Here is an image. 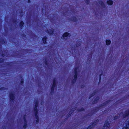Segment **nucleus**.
I'll return each instance as SVG.
<instances>
[{
    "label": "nucleus",
    "mask_w": 129,
    "mask_h": 129,
    "mask_svg": "<svg viewBox=\"0 0 129 129\" xmlns=\"http://www.w3.org/2000/svg\"><path fill=\"white\" fill-rule=\"evenodd\" d=\"M38 103L39 102L37 100L35 101V107L34 109V113L35 115L36 118V120L34 121L33 122L34 124H36L38 123L39 120V117L37 114L38 111L37 109V107Z\"/></svg>",
    "instance_id": "nucleus-1"
},
{
    "label": "nucleus",
    "mask_w": 129,
    "mask_h": 129,
    "mask_svg": "<svg viewBox=\"0 0 129 129\" xmlns=\"http://www.w3.org/2000/svg\"><path fill=\"white\" fill-rule=\"evenodd\" d=\"M121 116H123L124 118L126 116H129V110H128L126 111L124 114H123V112H121L119 115H118L114 117V119L116 120L119 118Z\"/></svg>",
    "instance_id": "nucleus-2"
},
{
    "label": "nucleus",
    "mask_w": 129,
    "mask_h": 129,
    "mask_svg": "<svg viewBox=\"0 0 129 129\" xmlns=\"http://www.w3.org/2000/svg\"><path fill=\"white\" fill-rule=\"evenodd\" d=\"M79 71V70L78 67L75 68L74 69V77L72 78V79L71 82V83L72 84L76 82L77 79V76L78 72Z\"/></svg>",
    "instance_id": "nucleus-3"
},
{
    "label": "nucleus",
    "mask_w": 129,
    "mask_h": 129,
    "mask_svg": "<svg viewBox=\"0 0 129 129\" xmlns=\"http://www.w3.org/2000/svg\"><path fill=\"white\" fill-rule=\"evenodd\" d=\"M110 101H108L106 102L105 103H103L100 105L99 106V107H97L95 108L94 110L92 111V112L93 113H94L98 110H99V109H101L105 107L106 104H107Z\"/></svg>",
    "instance_id": "nucleus-4"
},
{
    "label": "nucleus",
    "mask_w": 129,
    "mask_h": 129,
    "mask_svg": "<svg viewBox=\"0 0 129 129\" xmlns=\"http://www.w3.org/2000/svg\"><path fill=\"white\" fill-rule=\"evenodd\" d=\"M110 126V123L107 121H106L103 127V129H107Z\"/></svg>",
    "instance_id": "nucleus-5"
},
{
    "label": "nucleus",
    "mask_w": 129,
    "mask_h": 129,
    "mask_svg": "<svg viewBox=\"0 0 129 129\" xmlns=\"http://www.w3.org/2000/svg\"><path fill=\"white\" fill-rule=\"evenodd\" d=\"M99 120L97 119L90 126H89L87 129H92L94 126L96 125L98 122Z\"/></svg>",
    "instance_id": "nucleus-6"
},
{
    "label": "nucleus",
    "mask_w": 129,
    "mask_h": 129,
    "mask_svg": "<svg viewBox=\"0 0 129 129\" xmlns=\"http://www.w3.org/2000/svg\"><path fill=\"white\" fill-rule=\"evenodd\" d=\"M14 94L13 92H11L10 94V101L13 102V101L14 99Z\"/></svg>",
    "instance_id": "nucleus-7"
},
{
    "label": "nucleus",
    "mask_w": 129,
    "mask_h": 129,
    "mask_svg": "<svg viewBox=\"0 0 129 129\" xmlns=\"http://www.w3.org/2000/svg\"><path fill=\"white\" fill-rule=\"evenodd\" d=\"M26 117V114L24 115L23 117V121L24 125L23 126V127L25 128L27 126V122L25 119V118Z\"/></svg>",
    "instance_id": "nucleus-8"
},
{
    "label": "nucleus",
    "mask_w": 129,
    "mask_h": 129,
    "mask_svg": "<svg viewBox=\"0 0 129 129\" xmlns=\"http://www.w3.org/2000/svg\"><path fill=\"white\" fill-rule=\"evenodd\" d=\"M46 32L49 34L51 35L54 34L53 29L52 28H51L48 30H47Z\"/></svg>",
    "instance_id": "nucleus-9"
},
{
    "label": "nucleus",
    "mask_w": 129,
    "mask_h": 129,
    "mask_svg": "<svg viewBox=\"0 0 129 129\" xmlns=\"http://www.w3.org/2000/svg\"><path fill=\"white\" fill-rule=\"evenodd\" d=\"M69 20L70 21L76 22L77 21V20L76 17H74L69 18Z\"/></svg>",
    "instance_id": "nucleus-10"
},
{
    "label": "nucleus",
    "mask_w": 129,
    "mask_h": 129,
    "mask_svg": "<svg viewBox=\"0 0 129 129\" xmlns=\"http://www.w3.org/2000/svg\"><path fill=\"white\" fill-rule=\"evenodd\" d=\"M70 34L68 32H66L64 33L62 36V37L63 38L65 39V38L68 37V36L70 37Z\"/></svg>",
    "instance_id": "nucleus-11"
},
{
    "label": "nucleus",
    "mask_w": 129,
    "mask_h": 129,
    "mask_svg": "<svg viewBox=\"0 0 129 129\" xmlns=\"http://www.w3.org/2000/svg\"><path fill=\"white\" fill-rule=\"evenodd\" d=\"M107 3L109 5L111 6L113 4V1L111 0H109L107 1Z\"/></svg>",
    "instance_id": "nucleus-12"
},
{
    "label": "nucleus",
    "mask_w": 129,
    "mask_h": 129,
    "mask_svg": "<svg viewBox=\"0 0 129 129\" xmlns=\"http://www.w3.org/2000/svg\"><path fill=\"white\" fill-rule=\"evenodd\" d=\"M57 82L55 79L53 80V83L52 86V88H53L56 86Z\"/></svg>",
    "instance_id": "nucleus-13"
},
{
    "label": "nucleus",
    "mask_w": 129,
    "mask_h": 129,
    "mask_svg": "<svg viewBox=\"0 0 129 129\" xmlns=\"http://www.w3.org/2000/svg\"><path fill=\"white\" fill-rule=\"evenodd\" d=\"M99 4L101 5V6L103 8H105V6L104 2L102 1H100Z\"/></svg>",
    "instance_id": "nucleus-14"
},
{
    "label": "nucleus",
    "mask_w": 129,
    "mask_h": 129,
    "mask_svg": "<svg viewBox=\"0 0 129 129\" xmlns=\"http://www.w3.org/2000/svg\"><path fill=\"white\" fill-rule=\"evenodd\" d=\"M106 45H109L111 43V41L109 40H107L106 41Z\"/></svg>",
    "instance_id": "nucleus-15"
},
{
    "label": "nucleus",
    "mask_w": 129,
    "mask_h": 129,
    "mask_svg": "<svg viewBox=\"0 0 129 129\" xmlns=\"http://www.w3.org/2000/svg\"><path fill=\"white\" fill-rule=\"evenodd\" d=\"M99 99V97H97L94 100V101L93 102V103H96Z\"/></svg>",
    "instance_id": "nucleus-16"
},
{
    "label": "nucleus",
    "mask_w": 129,
    "mask_h": 129,
    "mask_svg": "<svg viewBox=\"0 0 129 129\" xmlns=\"http://www.w3.org/2000/svg\"><path fill=\"white\" fill-rule=\"evenodd\" d=\"M81 43V42L80 41H79V42H77L76 44V46L78 47L80 46Z\"/></svg>",
    "instance_id": "nucleus-17"
},
{
    "label": "nucleus",
    "mask_w": 129,
    "mask_h": 129,
    "mask_svg": "<svg viewBox=\"0 0 129 129\" xmlns=\"http://www.w3.org/2000/svg\"><path fill=\"white\" fill-rule=\"evenodd\" d=\"M126 126L127 128L129 129V120L127 122L126 124Z\"/></svg>",
    "instance_id": "nucleus-18"
},
{
    "label": "nucleus",
    "mask_w": 129,
    "mask_h": 129,
    "mask_svg": "<svg viewBox=\"0 0 129 129\" xmlns=\"http://www.w3.org/2000/svg\"><path fill=\"white\" fill-rule=\"evenodd\" d=\"M46 38H43L42 40L43 42L44 43H45L46 42Z\"/></svg>",
    "instance_id": "nucleus-19"
},
{
    "label": "nucleus",
    "mask_w": 129,
    "mask_h": 129,
    "mask_svg": "<svg viewBox=\"0 0 129 129\" xmlns=\"http://www.w3.org/2000/svg\"><path fill=\"white\" fill-rule=\"evenodd\" d=\"M85 3L87 4L90 3V0H84Z\"/></svg>",
    "instance_id": "nucleus-20"
},
{
    "label": "nucleus",
    "mask_w": 129,
    "mask_h": 129,
    "mask_svg": "<svg viewBox=\"0 0 129 129\" xmlns=\"http://www.w3.org/2000/svg\"><path fill=\"white\" fill-rule=\"evenodd\" d=\"M95 94V92H93L91 94V95L89 97V99L92 96L94 95Z\"/></svg>",
    "instance_id": "nucleus-21"
},
{
    "label": "nucleus",
    "mask_w": 129,
    "mask_h": 129,
    "mask_svg": "<svg viewBox=\"0 0 129 129\" xmlns=\"http://www.w3.org/2000/svg\"><path fill=\"white\" fill-rule=\"evenodd\" d=\"M84 110V109L83 108H82L81 109H78L77 110V111H78L79 112H81L82 111H83Z\"/></svg>",
    "instance_id": "nucleus-22"
},
{
    "label": "nucleus",
    "mask_w": 129,
    "mask_h": 129,
    "mask_svg": "<svg viewBox=\"0 0 129 129\" xmlns=\"http://www.w3.org/2000/svg\"><path fill=\"white\" fill-rule=\"evenodd\" d=\"M23 24V22H21L20 24V26L22 27Z\"/></svg>",
    "instance_id": "nucleus-23"
},
{
    "label": "nucleus",
    "mask_w": 129,
    "mask_h": 129,
    "mask_svg": "<svg viewBox=\"0 0 129 129\" xmlns=\"http://www.w3.org/2000/svg\"><path fill=\"white\" fill-rule=\"evenodd\" d=\"M3 61V59L2 58H0V62H2Z\"/></svg>",
    "instance_id": "nucleus-24"
},
{
    "label": "nucleus",
    "mask_w": 129,
    "mask_h": 129,
    "mask_svg": "<svg viewBox=\"0 0 129 129\" xmlns=\"http://www.w3.org/2000/svg\"><path fill=\"white\" fill-rule=\"evenodd\" d=\"M21 83L22 84L23 83V80L22 79L21 80Z\"/></svg>",
    "instance_id": "nucleus-25"
},
{
    "label": "nucleus",
    "mask_w": 129,
    "mask_h": 129,
    "mask_svg": "<svg viewBox=\"0 0 129 129\" xmlns=\"http://www.w3.org/2000/svg\"><path fill=\"white\" fill-rule=\"evenodd\" d=\"M122 129H129V128H127L126 127H124Z\"/></svg>",
    "instance_id": "nucleus-26"
},
{
    "label": "nucleus",
    "mask_w": 129,
    "mask_h": 129,
    "mask_svg": "<svg viewBox=\"0 0 129 129\" xmlns=\"http://www.w3.org/2000/svg\"><path fill=\"white\" fill-rule=\"evenodd\" d=\"M92 114H92L91 113V114H89L87 116H86L87 117V118H88V116L89 115V116H90V115H91Z\"/></svg>",
    "instance_id": "nucleus-27"
},
{
    "label": "nucleus",
    "mask_w": 129,
    "mask_h": 129,
    "mask_svg": "<svg viewBox=\"0 0 129 129\" xmlns=\"http://www.w3.org/2000/svg\"><path fill=\"white\" fill-rule=\"evenodd\" d=\"M43 101H42L41 102V105H42L43 104Z\"/></svg>",
    "instance_id": "nucleus-28"
},
{
    "label": "nucleus",
    "mask_w": 129,
    "mask_h": 129,
    "mask_svg": "<svg viewBox=\"0 0 129 129\" xmlns=\"http://www.w3.org/2000/svg\"><path fill=\"white\" fill-rule=\"evenodd\" d=\"M54 89H51V92H53L54 91Z\"/></svg>",
    "instance_id": "nucleus-29"
},
{
    "label": "nucleus",
    "mask_w": 129,
    "mask_h": 129,
    "mask_svg": "<svg viewBox=\"0 0 129 129\" xmlns=\"http://www.w3.org/2000/svg\"><path fill=\"white\" fill-rule=\"evenodd\" d=\"M72 113V112L71 111V112H69V115H70V114H71Z\"/></svg>",
    "instance_id": "nucleus-30"
},
{
    "label": "nucleus",
    "mask_w": 129,
    "mask_h": 129,
    "mask_svg": "<svg viewBox=\"0 0 129 129\" xmlns=\"http://www.w3.org/2000/svg\"><path fill=\"white\" fill-rule=\"evenodd\" d=\"M28 3H30V0H28Z\"/></svg>",
    "instance_id": "nucleus-31"
},
{
    "label": "nucleus",
    "mask_w": 129,
    "mask_h": 129,
    "mask_svg": "<svg viewBox=\"0 0 129 129\" xmlns=\"http://www.w3.org/2000/svg\"><path fill=\"white\" fill-rule=\"evenodd\" d=\"M74 111H74V110H73V112H74Z\"/></svg>",
    "instance_id": "nucleus-32"
},
{
    "label": "nucleus",
    "mask_w": 129,
    "mask_h": 129,
    "mask_svg": "<svg viewBox=\"0 0 129 129\" xmlns=\"http://www.w3.org/2000/svg\"><path fill=\"white\" fill-rule=\"evenodd\" d=\"M46 64H47V63H46V62H45Z\"/></svg>",
    "instance_id": "nucleus-33"
},
{
    "label": "nucleus",
    "mask_w": 129,
    "mask_h": 129,
    "mask_svg": "<svg viewBox=\"0 0 129 129\" xmlns=\"http://www.w3.org/2000/svg\"><path fill=\"white\" fill-rule=\"evenodd\" d=\"M28 114H29V112H28Z\"/></svg>",
    "instance_id": "nucleus-34"
}]
</instances>
